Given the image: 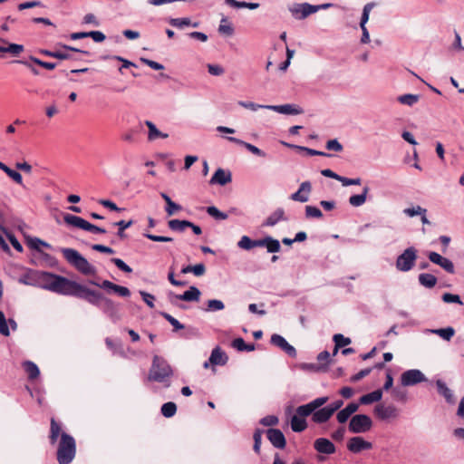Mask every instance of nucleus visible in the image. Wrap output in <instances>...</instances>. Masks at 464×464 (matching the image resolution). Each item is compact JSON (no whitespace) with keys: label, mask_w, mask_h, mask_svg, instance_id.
Masks as SVG:
<instances>
[{"label":"nucleus","mask_w":464,"mask_h":464,"mask_svg":"<svg viewBox=\"0 0 464 464\" xmlns=\"http://www.w3.org/2000/svg\"><path fill=\"white\" fill-rule=\"evenodd\" d=\"M37 287L46 289L59 295L82 299L92 305L103 309H114V303L111 299L105 297L102 293L51 272L40 271Z\"/></svg>","instance_id":"1"},{"label":"nucleus","mask_w":464,"mask_h":464,"mask_svg":"<svg viewBox=\"0 0 464 464\" xmlns=\"http://www.w3.org/2000/svg\"><path fill=\"white\" fill-rule=\"evenodd\" d=\"M59 435L61 438L56 452L57 461L59 464H70L76 455V441L72 435L66 432H61V425L54 418H52L49 435V440L52 445L57 442Z\"/></svg>","instance_id":"2"},{"label":"nucleus","mask_w":464,"mask_h":464,"mask_svg":"<svg viewBox=\"0 0 464 464\" xmlns=\"http://www.w3.org/2000/svg\"><path fill=\"white\" fill-rule=\"evenodd\" d=\"M172 368L168 362L159 355H154L148 374V380L150 382H161L168 388L170 386L169 377L172 376Z\"/></svg>","instance_id":"3"},{"label":"nucleus","mask_w":464,"mask_h":464,"mask_svg":"<svg viewBox=\"0 0 464 464\" xmlns=\"http://www.w3.org/2000/svg\"><path fill=\"white\" fill-rule=\"evenodd\" d=\"M62 253L66 261L78 272L84 276H94L97 269L88 260L73 248H63Z\"/></svg>","instance_id":"4"},{"label":"nucleus","mask_w":464,"mask_h":464,"mask_svg":"<svg viewBox=\"0 0 464 464\" xmlns=\"http://www.w3.org/2000/svg\"><path fill=\"white\" fill-rule=\"evenodd\" d=\"M417 249L414 246L407 247L396 259V268L401 272H408L411 270L414 266L417 256Z\"/></svg>","instance_id":"5"},{"label":"nucleus","mask_w":464,"mask_h":464,"mask_svg":"<svg viewBox=\"0 0 464 464\" xmlns=\"http://www.w3.org/2000/svg\"><path fill=\"white\" fill-rule=\"evenodd\" d=\"M332 4H323L318 5H310L308 3L296 4L293 5L289 10L293 16L298 20L306 18L308 15L317 12L321 9H326L332 6Z\"/></svg>","instance_id":"6"},{"label":"nucleus","mask_w":464,"mask_h":464,"mask_svg":"<svg viewBox=\"0 0 464 464\" xmlns=\"http://www.w3.org/2000/svg\"><path fill=\"white\" fill-rule=\"evenodd\" d=\"M200 295H201V293L198 287L190 286L188 288V290L185 291L181 295H177V294H174L173 292H169L168 294V297H169L170 304L184 309L185 305L179 304L176 302L177 300H181V301H186V302H198L200 298Z\"/></svg>","instance_id":"7"},{"label":"nucleus","mask_w":464,"mask_h":464,"mask_svg":"<svg viewBox=\"0 0 464 464\" xmlns=\"http://www.w3.org/2000/svg\"><path fill=\"white\" fill-rule=\"evenodd\" d=\"M372 419L366 414H357L351 418L349 430L353 433H364L371 430Z\"/></svg>","instance_id":"8"},{"label":"nucleus","mask_w":464,"mask_h":464,"mask_svg":"<svg viewBox=\"0 0 464 464\" xmlns=\"http://www.w3.org/2000/svg\"><path fill=\"white\" fill-rule=\"evenodd\" d=\"M400 381L402 386L407 387L426 382L427 378L420 370L411 369L401 373Z\"/></svg>","instance_id":"9"},{"label":"nucleus","mask_w":464,"mask_h":464,"mask_svg":"<svg viewBox=\"0 0 464 464\" xmlns=\"http://www.w3.org/2000/svg\"><path fill=\"white\" fill-rule=\"evenodd\" d=\"M328 401V397H319L310 401L309 403L298 406L296 408V414L298 417L304 419L309 415H313L314 411L323 406Z\"/></svg>","instance_id":"10"},{"label":"nucleus","mask_w":464,"mask_h":464,"mask_svg":"<svg viewBox=\"0 0 464 464\" xmlns=\"http://www.w3.org/2000/svg\"><path fill=\"white\" fill-rule=\"evenodd\" d=\"M72 52L82 53L83 54H89L88 51H83L70 45L59 44L55 47L54 58L59 60H76L72 54Z\"/></svg>","instance_id":"11"},{"label":"nucleus","mask_w":464,"mask_h":464,"mask_svg":"<svg viewBox=\"0 0 464 464\" xmlns=\"http://www.w3.org/2000/svg\"><path fill=\"white\" fill-rule=\"evenodd\" d=\"M428 258L431 263L440 266L442 269H444L449 274L455 273V266H454L453 262L450 259L442 256L439 253L429 252Z\"/></svg>","instance_id":"12"},{"label":"nucleus","mask_w":464,"mask_h":464,"mask_svg":"<svg viewBox=\"0 0 464 464\" xmlns=\"http://www.w3.org/2000/svg\"><path fill=\"white\" fill-rule=\"evenodd\" d=\"M270 343L273 345L279 347L288 356H290L292 358L296 357L297 353H296L295 348L293 345H291L290 343H288V342L285 340V338L283 337L282 335L277 334H272Z\"/></svg>","instance_id":"13"},{"label":"nucleus","mask_w":464,"mask_h":464,"mask_svg":"<svg viewBox=\"0 0 464 464\" xmlns=\"http://www.w3.org/2000/svg\"><path fill=\"white\" fill-rule=\"evenodd\" d=\"M372 448V444L365 440L362 437H353L347 442V449L352 453L357 454L362 450H367Z\"/></svg>","instance_id":"14"},{"label":"nucleus","mask_w":464,"mask_h":464,"mask_svg":"<svg viewBox=\"0 0 464 464\" xmlns=\"http://www.w3.org/2000/svg\"><path fill=\"white\" fill-rule=\"evenodd\" d=\"M312 191V184L306 180L300 184L297 191L290 195V199L296 202L304 203L309 200V196Z\"/></svg>","instance_id":"15"},{"label":"nucleus","mask_w":464,"mask_h":464,"mask_svg":"<svg viewBox=\"0 0 464 464\" xmlns=\"http://www.w3.org/2000/svg\"><path fill=\"white\" fill-rule=\"evenodd\" d=\"M266 436L275 448L282 450L285 447L286 440L285 435L279 429H268L266 430Z\"/></svg>","instance_id":"16"},{"label":"nucleus","mask_w":464,"mask_h":464,"mask_svg":"<svg viewBox=\"0 0 464 464\" xmlns=\"http://www.w3.org/2000/svg\"><path fill=\"white\" fill-rule=\"evenodd\" d=\"M266 110H270L278 113L287 114V115H298L303 113L302 108L295 104H282V105H268L266 106Z\"/></svg>","instance_id":"17"},{"label":"nucleus","mask_w":464,"mask_h":464,"mask_svg":"<svg viewBox=\"0 0 464 464\" xmlns=\"http://www.w3.org/2000/svg\"><path fill=\"white\" fill-rule=\"evenodd\" d=\"M374 412L381 420L397 418L399 413L394 405L379 404L375 407Z\"/></svg>","instance_id":"18"},{"label":"nucleus","mask_w":464,"mask_h":464,"mask_svg":"<svg viewBox=\"0 0 464 464\" xmlns=\"http://www.w3.org/2000/svg\"><path fill=\"white\" fill-rule=\"evenodd\" d=\"M314 448L317 452L327 455L334 453L336 450L334 444L326 438L316 439L314 442Z\"/></svg>","instance_id":"19"},{"label":"nucleus","mask_w":464,"mask_h":464,"mask_svg":"<svg viewBox=\"0 0 464 464\" xmlns=\"http://www.w3.org/2000/svg\"><path fill=\"white\" fill-rule=\"evenodd\" d=\"M232 180V174L229 170H225L224 169H218L213 174L212 178L209 180L211 185L218 184L220 186H224Z\"/></svg>","instance_id":"20"},{"label":"nucleus","mask_w":464,"mask_h":464,"mask_svg":"<svg viewBox=\"0 0 464 464\" xmlns=\"http://www.w3.org/2000/svg\"><path fill=\"white\" fill-rule=\"evenodd\" d=\"M259 247H266L268 253H277L281 249L280 242L270 236L259 239Z\"/></svg>","instance_id":"21"},{"label":"nucleus","mask_w":464,"mask_h":464,"mask_svg":"<svg viewBox=\"0 0 464 464\" xmlns=\"http://www.w3.org/2000/svg\"><path fill=\"white\" fill-rule=\"evenodd\" d=\"M228 357L225 352L218 346L214 348L209 357V362L213 365H225L227 362Z\"/></svg>","instance_id":"22"},{"label":"nucleus","mask_w":464,"mask_h":464,"mask_svg":"<svg viewBox=\"0 0 464 464\" xmlns=\"http://www.w3.org/2000/svg\"><path fill=\"white\" fill-rule=\"evenodd\" d=\"M40 270H28L19 278L21 284L26 285L36 286L38 285Z\"/></svg>","instance_id":"23"},{"label":"nucleus","mask_w":464,"mask_h":464,"mask_svg":"<svg viewBox=\"0 0 464 464\" xmlns=\"http://www.w3.org/2000/svg\"><path fill=\"white\" fill-rule=\"evenodd\" d=\"M436 386L438 392L445 398L448 403L454 402L453 392L447 386V384L442 380H437Z\"/></svg>","instance_id":"24"},{"label":"nucleus","mask_w":464,"mask_h":464,"mask_svg":"<svg viewBox=\"0 0 464 464\" xmlns=\"http://www.w3.org/2000/svg\"><path fill=\"white\" fill-rule=\"evenodd\" d=\"M227 140L231 142L244 146L248 151H250L251 153H253L256 156L266 157L265 151H263L262 150H260L259 148H257L256 146H255L251 143H247V142H246L242 140H239L237 138H235V137H227Z\"/></svg>","instance_id":"25"},{"label":"nucleus","mask_w":464,"mask_h":464,"mask_svg":"<svg viewBox=\"0 0 464 464\" xmlns=\"http://www.w3.org/2000/svg\"><path fill=\"white\" fill-rule=\"evenodd\" d=\"M369 191L370 188L368 186L363 187L361 194L352 195L349 198V204L355 208L362 206L366 201Z\"/></svg>","instance_id":"26"},{"label":"nucleus","mask_w":464,"mask_h":464,"mask_svg":"<svg viewBox=\"0 0 464 464\" xmlns=\"http://www.w3.org/2000/svg\"><path fill=\"white\" fill-rule=\"evenodd\" d=\"M332 413L330 410L327 409V407H324L321 409H317L314 411L312 415V420L315 423H324L326 422L331 417Z\"/></svg>","instance_id":"27"},{"label":"nucleus","mask_w":464,"mask_h":464,"mask_svg":"<svg viewBox=\"0 0 464 464\" xmlns=\"http://www.w3.org/2000/svg\"><path fill=\"white\" fill-rule=\"evenodd\" d=\"M64 222L72 227L81 228L84 230L87 221L81 217L74 216L72 214H65L63 216Z\"/></svg>","instance_id":"28"},{"label":"nucleus","mask_w":464,"mask_h":464,"mask_svg":"<svg viewBox=\"0 0 464 464\" xmlns=\"http://www.w3.org/2000/svg\"><path fill=\"white\" fill-rule=\"evenodd\" d=\"M382 391L381 389L375 390L370 393L362 395L359 401L361 404L368 405L382 400Z\"/></svg>","instance_id":"29"},{"label":"nucleus","mask_w":464,"mask_h":464,"mask_svg":"<svg viewBox=\"0 0 464 464\" xmlns=\"http://www.w3.org/2000/svg\"><path fill=\"white\" fill-rule=\"evenodd\" d=\"M145 124H146V126L149 129V133H148V140H149L152 141V140H157L159 138L166 139V138L169 137V134L163 133L160 130H159L158 128L156 127V125L152 121H146Z\"/></svg>","instance_id":"30"},{"label":"nucleus","mask_w":464,"mask_h":464,"mask_svg":"<svg viewBox=\"0 0 464 464\" xmlns=\"http://www.w3.org/2000/svg\"><path fill=\"white\" fill-rule=\"evenodd\" d=\"M419 284L426 288H433L438 282L437 277L429 273H421L418 276Z\"/></svg>","instance_id":"31"},{"label":"nucleus","mask_w":464,"mask_h":464,"mask_svg":"<svg viewBox=\"0 0 464 464\" xmlns=\"http://www.w3.org/2000/svg\"><path fill=\"white\" fill-rule=\"evenodd\" d=\"M281 220H287V218L285 217V210L282 208H278L271 215H269L265 222V225L273 227Z\"/></svg>","instance_id":"32"},{"label":"nucleus","mask_w":464,"mask_h":464,"mask_svg":"<svg viewBox=\"0 0 464 464\" xmlns=\"http://www.w3.org/2000/svg\"><path fill=\"white\" fill-rule=\"evenodd\" d=\"M169 24L174 27L182 29L186 26H192V27H198V23H192L190 18L188 17H182V18H170L169 20Z\"/></svg>","instance_id":"33"},{"label":"nucleus","mask_w":464,"mask_h":464,"mask_svg":"<svg viewBox=\"0 0 464 464\" xmlns=\"http://www.w3.org/2000/svg\"><path fill=\"white\" fill-rule=\"evenodd\" d=\"M0 169L3 170L9 178H11L17 184L24 186L22 175L6 166L5 163L0 161Z\"/></svg>","instance_id":"34"},{"label":"nucleus","mask_w":464,"mask_h":464,"mask_svg":"<svg viewBox=\"0 0 464 464\" xmlns=\"http://www.w3.org/2000/svg\"><path fill=\"white\" fill-rule=\"evenodd\" d=\"M429 331L431 334L439 335L440 338H442L445 341H450V339L455 334V330L451 326H448L446 328L431 329V330H429Z\"/></svg>","instance_id":"35"},{"label":"nucleus","mask_w":464,"mask_h":464,"mask_svg":"<svg viewBox=\"0 0 464 464\" xmlns=\"http://www.w3.org/2000/svg\"><path fill=\"white\" fill-rule=\"evenodd\" d=\"M225 308V304L221 300L218 299H210L206 303V307L202 308L204 312L213 313L221 311Z\"/></svg>","instance_id":"36"},{"label":"nucleus","mask_w":464,"mask_h":464,"mask_svg":"<svg viewBox=\"0 0 464 464\" xmlns=\"http://www.w3.org/2000/svg\"><path fill=\"white\" fill-rule=\"evenodd\" d=\"M23 367L25 372L27 373L28 378L31 380L37 378L40 374L38 366L31 361L24 362Z\"/></svg>","instance_id":"37"},{"label":"nucleus","mask_w":464,"mask_h":464,"mask_svg":"<svg viewBox=\"0 0 464 464\" xmlns=\"http://www.w3.org/2000/svg\"><path fill=\"white\" fill-rule=\"evenodd\" d=\"M307 428L305 419L294 415L291 419V429L295 432H302Z\"/></svg>","instance_id":"38"},{"label":"nucleus","mask_w":464,"mask_h":464,"mask_svg":"<svg viewBox=\"0 0 464 464\" xmlns=\"http://www.w3.org/2000/svg\"><path fill=\"white\" fill-rule=\"evenodd\" d=\"M237 246L241 249L250 250L253 247L259 246V239L253 240L247 236H243L237 242Z\"/></svg>","instance_id":"39"},{"label":"nucleus","mask_w":464,"mask_h":464,"mask_svg":"<svg viewBox=\"0 0 464 464\" xmlns=\"http://www.w3.org/2000/svg\"><path fill=\"white\" fill-rule=\"evenodd\" d=\"M168 226L173 231L182 232L190 225L188 220L171 219L168 222Z\"/></svg>","instance_id":"40"},{"label":"nucleus","mask_w":464,"mask_h":464,"mask_svg":"<svg viewBox=\"0 0 464 464\" xmlns=\"http://www.w3.org/2000/svg\"><path fill=\"white\" fill-rule=\"evenodd\" d=\"M133 220L130 219V220H120V221H117V222H114L113 223V226L115 227H118V232H117V236L120 237V238H125L126 237V234L124 232L125 229L130 227L132 225H133Z\"/></svg>","instance_id":"41"},{"label":"nucleus","mask_w":464,"mask_h":464,"mask_svg":"<svg viewBox=\"0 0 464 464\" xmlns=\"http://www.w3.org/2000/svg\"><path fill=\"white\" fill-rule=\"evenodd\" d=\"M285 145L292 147V148H295V149H297L299 150H304L309 156H323V157H331L332 156L330 153H326V152H324V151L316 150L310 149V148H307V147L297 146V145H290V144H287V143H285Z\"/></svg>","instance_id":"42"},{"label":"nucleus","mask_w":464,"mask_h":464,"mask_svg":"<svg viewBox=\"0 0 464 464\" xmlns=\"http://www.w3.org/2000/svg\"><path fill=\"white\" fill-rule=\"evenodd\" d=\"M160 411L164 417L171 418L176 414L177 405L172 401L166 402L161 406Z\"/></svg>","instance_id":"43"},{"label":"nucleus","mask_w":464,"mask_h":464,"mask_svg":"<svg viewBox=\"0 0 464 464\" xmlns=\"http://www.w3.org/2000/svg\"><path fill=\"white\" fill-rule=\"evenodd\" d=\"M207 213L215 218L216 220H225L228 218L227 214L225 212L220 211L217 207L215 206H209L206 208Z\"/></svg>","instance_id":"44"},{"label":"nucleus","mask_w":464,"mask_h":464,"mask_svg":"<svg viewBox=\"0 0 464 464\" xmlns=\"http://www.w3.org/2000/svg\"><path fill=\"white\" fill-rule=\"evenodd\" d=\"M333 339L335 343L334 352V354L338 352V349L340 347H345L346 345L351 343V339L348 337H344L341 334H334Z\"/></svg>","instance_id":"45"},{"label":"nucleus","mask_w":464,"mask_h":464,"mask_svg":"<svg viewBox=\"0 0 464 464\" xmlns=\"http://www.w3.org/2000/svg\"><path fill=\"white\" fill-rule=\"evenodd\" d=\"M160 314L173 326V330L175 332L185 328L184 324H182L179 320H177L169 314L166 312H160Z\"/></svg>","instance_id":"46"},{"label":"nucleus","mask_w":464,"mask_h":464,"mask_svg":"<svg viewBox=\"0 0 464 464\" xmlns=\"http://www.w3.org/2000/svg\"><path fill=\"white\" fill-rule=\"evenodd\" d=\"M374 5H375V4L371 2V3L366 4L363 6L362 14V16H361V21H360V27L361 28L366 27V24L369 21L370 12L374 7Z\"/></svg>","instance_id":"47"},{"label":"nucleus","mask_w":464,"mask_h":464,"mask_svg":"<svg viewBox=\"0 0 464 464\" xmlns=\"http://www.w3.org/2000/svg\"><path fill=\"white\" fill-rule=\"evenodd\" d=\"M218 32L227 36L233 35L234 28L226 17L221 19L220 24L218 26Z\"/></svg>","instance_id":"48"},{"label":"nucleus","mask_w":464,"mask_h":464,"mask_svg":"<svg viewBox=\"0 0 464 464\" xmlns=\"http://www.w3.org/2000/svg\"><path fill=\"white\" fill-rule=\"evenodd\" d=\"M420 99V96L417 94H403L398 97V101L401 104H406L409 106H412L415 104Z\"/></svg>","instance_id":"49"},{"label":"nucleus","mask_w":464,"mask_h":464,"mask_svg":"<svg viewBox=\"0 0 464 464\" xmlns=\"http://www.w3.org/2000/svg\"><path fill=\"white\" fill-rule=\"evenodd\" d=\"M305 218H323V212L314 206H305Z\"/></svg>","instance_id":"50"},{"label":"nucleus","mask_w":464,"mask_h":464,"mask_svg":"<svg viewBox=\"0 0 464 464\" xmlns=\"http://www.w3.org/2000/svg\"><path fill=\"white\" fill-rule=\"evenodd\" d=\"M108 58H111V59H113V60H116V61H119V62H121L122 63V65L119 68V72L121 73H122V69L123 68H130V67H136V64L121 56H119V55H112V56H105L104 59H108Z\"/></svg>","instance_id":"51"},{"label":"nucleus","mask_w":464,"mask_h":464,"mask_svg":"<svg viewBox=\"0 0 464 464\" xmlns=\"http://www.w3.org/2000/svg\"><path fill=\"white\" fill-rule=\"evenodd\" d=\"M403 213L408 217L420 216V214H426L427 209L421 208L420 206H416L412 208H407L403 209Z\"/></svg>","instance_id":"52"},{"label":"nucleus","mask_w":464,"mask_h":464,"mask_svg":"<svg viewBox=\"0 0 464 464\" xmlns=\"http://www.w3.org/2000/svg\"><path fill=\"white\" fill-rule=\"evenodd\" d=\"M262 434L263 430L260 429H256L254 432L253 439H254V446L253 450L256 454L260 453V447H261V440H262Z\"/></svg>","instance_id":"53"},{"label":"nucleus","mask_w":464,"mask_h":464,"mask_svg":"<svg viewBox=\"0 0 464 464\" xmlns=\"http://www.w3.org/2000/svg\"><path fill=\"white\" fill-rule=\"evenodd\" d=\"M299 369L307 372H321L324 371V365H318L315 363L302 362L298 365Z\"/></svg>","instance_id":"54"},{"label":"nucleus","mask_w":464,"mask_h":464,"mask_svg":"<svg viewBox=\"0 0 464 464\" xmlns=\"http://www.w3.org/2000/svg\"><path fill=\"white\" fill-rule=\"evenodd\" d=\"M24 45L18 44H8L5 46V53H9L14 56L20 54L24 51Z\"/></svg>","instance_id":"55"},{"label":"nucleus","mask_w":464,"mask_h":464,"mask_svg":"<svg viewBox=\"0 0 464 464\" xmlns=\"http://www.w3.org/2000/svg\"><path fill=\"white\" fill-rule=\"evenodd\" d=\"M0 334L5 337L10 335V330L5 314L0 311Z\"/></svg>","instance_id":"56"},{"label":"nucleus","mask_w":464,"mask_h":464,"mask_svg":"<svg viewBox=\"0 0 464 464\" xmlns=\"http://www.w3.org/2000/svg\"><path fill=\"white\" fill-rule=\"evenodd\" d=\"M441 299L444 303H448V304L455 303V304H463L459 295L445 293L442 295Z\"/></svg>","instance_id":"57"},{"label":"nucleus","mask_w":464,"mask_h":464,"mask_svg":"<svg viewBox=\"0 0 464 464\" xmlns=\"http://www.w3.org/2000/svg\"><path fill=\"white\" fill-rule=\"evenodd\" d=\"M111 261L122 272H125V273L132 272V268L130 266H128L122 259L113 257L111 259Z\"/></svg>","instance_id":"58"},{"label":"nucleus","mask_w":464,"mask_h":464,"mask_svg":"<svg viewBox=\"0 0 464 464\" xmlns=\"http://www.w3.org/2000/svg\"><path fill=\"white\" fill-rule=\"evenodd\" d=\"M238 105L243 108L251 110L253 111H256L258 109H266V105L257 104V103H255L252 102H244V101H239Z\"/></svg>","instance_id":"59"},{"label":"nucleus","mask_w":464,"mask_h":464,"mask_svg":"<svg viewBox=\"0 0 464 464\" xmlns=\"http://www.w3.org/2000/svg\"><path fill=\"white\" fill-rule=\"evenodd\" d=\"M279 420L275 415H267L260 420V424L267 427L276 426L278 423Z\"/></svg>","instance_id":"60"},{"label":"nucleus","mask_w":464,"mask_h":464,"mask_svg":"<svg viewBox=\"0 0 464 464\" xmlns=\"http://www.w3.org/2000/svg\"><path fill=\"white\" fill-rule=\"evenodd\" d=\"M325 148L336 152H340L343 149V145L336 139L329 140L325 144Z\"/></svg>","instance_id":"61"},{"label":"nucleus","mask_w":464,"mask_h":464,"mask_svg":"<svg viewBox=\"0 0 464 464\" xmlns=\"http://www.w3.org/2000/svg\"><path fill=\"white\" fill-rule=\"evenodd\" d=\"M207 67H208V72L214 76H220L225 72L224 68L219 64L208 63L207 65Z\"/></svg>","instance_id":"62"},{"label":"nucleus","mask_w":464,"mask_h":464,"mask_svg":"<svg viewBox=\"0 0 464 464\" xmlns=\"http://www.w3.org/2000/svg\"><path fill=\"white\" fill-rule=\"evenodd\" d=\"M28 245L31 248L33 249H35V250H40V246H46V247H50V245L47 244L46 242L37 238V237H34V238H31L29 241H28Z\"/></svg>","instance_id":"63"},{"label":"nucleus","mask_w":464,"mask_h":464,"mask_svg":"<svg viewBox=\"0 0 464 464\" xmlns=\"http://www.w3.org/2000/svg\"><path fill=\"white\" fill-rule=\"evenodd\" d=\"M112 291L122 297H129L130 295V291L128 287L121 286L116 284H114Z\"/></svg>","instance_id":"64"}]
</instances>
